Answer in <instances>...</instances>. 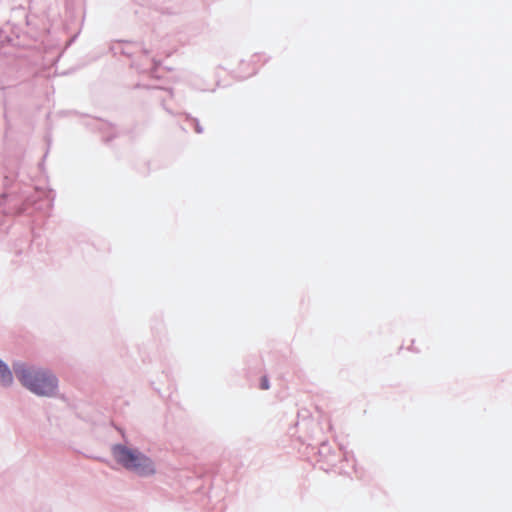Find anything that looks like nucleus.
<instances>
[{
    "label": "nucleus",
    "mask_w": 512,
    "mask_h": 512,
    "mask_svg": "<svg viewBox=\"0 0 512 512\" xmlns=\"http://www.w3.org/2000/svg\"><path fill=\"white\" fill-rule=\"evenodd\" d=\"M13 382V376L7 365L0 360V384L9 386Z\"/></svg>",
    "instance_id": "nucleus-3"
},
{
    "label": "nucleus",
    "mask_w": 512,
    "mask_h": 512,
    "mask_svg": "<svg viewBox=\"0 0 512 512\" xmlns=\"http://www.w3.org/2000/svg\"><path fill=\"white\" fill-rule=\"evenodd\" d=\"M14 371L21 384L39 396H52L57 389L58 381L48 370L19 363L14 365Z\"/></svg>",
    "instance_id": "nucleus-1"
},
{
    "label": "nucleus",
    "mask_w": 512,
    "mask_h": 512,
    "mask_svg": "<svg viewBox=\"0 0 512 512\" xmlns=\"http://www.w3.org/2000/svg\"><path fill=\"white\" fill-rule=\"evenodd\" d=\"M112 454L117 463L138 475L149 476L155 473L152 460L136 449L115 445Z\"/></svg>",
    "instance_id": "nucleus-2"
},
{
    "label": "nucleus",
    "mask_w": 512,
    "mask_h": 512,
    "mask_svg": "<svg viewBox=\"0 0 512 512\" xmlns=\"http://www.w3.org/2000/svg\"><path fill=\"white\" fill-rule=\"evenodd\" d=\"M260 387H261V389H263V390H266V389H268V388H269V381H268L267 377H265V376H264V377H262Z\"/></svg>",
    "instance_id": "nucleus-4"
}]
</instances>
